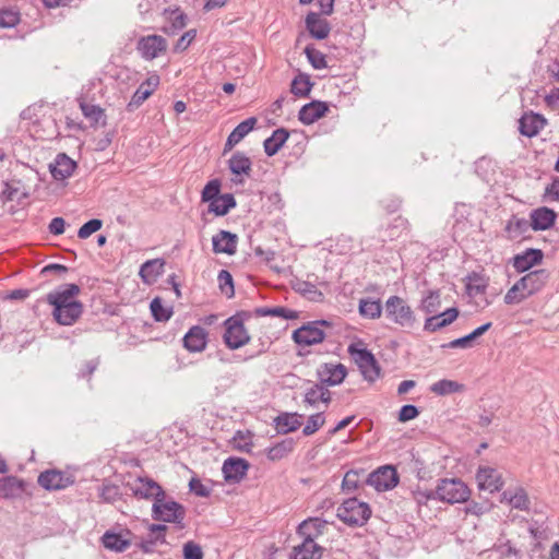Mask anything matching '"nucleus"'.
Here are the masks:
<instances>
[{
    "label": "nucleus",
    "instance_id": "obj_1",
    "mask_svg": "<svg viewBox=\"0 0 559 559\" xmlns=\"http://www.w3.org/2000/svg\"><path fill=\"white\" fill-rule=\"evenodd\" d=\"M186 516V509L182 504L176 502L164 491V497H159L152 506V518L155 521L182 524Z\"/></svg>",
    "mask_w": 559,
    "mask_h": 559
},
{
    "label": "nucleus",
    "instance_id": "obj_2",
    "mask_svg": "<svg viewBox=\"0 0 559 559\" xmlns=\"http://www.w3.org/2000/svg\"><path fill=\"white\" fill-rule=\"evenodd\" d=\"M336 515L349 526H362L369 520L371 509L357 498H349L337 508Z\"/></svg>",
    "mask_w": 559,
    "mask_h": 559
},
{
    "label": "nucleus",
    "instance_id": "obj_3",
    "mask_svg": "<svg viewBox=\"0 0 559 559\" xmlns=\"http://www.w3.org/2000/svg\"><path fill=\"white\" fill-rule=\"evenodd\" d=\"M438 500L450 504L466 502L471 491L468 487L459 478L440 479L436 487Z\"/></svg>",
    "mask_w": 559,
    "mask_h": 559
},
{
    "label": "nucleus",
    "instance_id": "obj_4",
    "mask_svg": "<svg viewBox=\"0 0 559 559\" xmlns=\"http://www.w3.org/2000/svg\"><path fill=\"white\" fill-rule=\"evenodd\" d=\"M224 342L230 349H238L250 341V335L243 325L241 313L228 318L225 322Z\"/></svg>",
    "mask_w": 559,
    "mask_h": 559
},
{
    "label": "nucleus",
    "instance_id": "obj_5",
    "mask_svg": "<svg viewBox=\"0 0 559 559\" xmlns=\"http://www.w3.org/2000/svg\"><path fill=\"white\" fill-rule=\"evenodd\" d=\"M385 313L401 326H413L414 313L408 305L399 296H391L385 302Z\"/></svg>",
    "mask_w": 559,
    "mask_h": 559
},
{
    "label": "nucleus",
    "instance_id": "obj_6",
    "mask_svg": "<svg viewBox=\"0 0 559 559\" xmlns=\"http://www.w3.org/2000/svg\"><path fill=\"white\" fill-rule=\"evenodd\" d=\"M348 352L354 357L366 380L373 382L380 377V367L371 352L366 348L358 349L354 345L348 347Z\"/></svg>",
    "mask_w": 559,
    "mask_h": 559
},
{
    "label": "nucleus",
    "instance_id": "obj_7",
    "mask_svg": "<svg viewBox=\"0 0 559 559\" xmlns=\"http://www.w3.org/2000/svg\"><path fill=\"white\" fill-rule=\"evenodd\" d=\"M128 487L132 491L133 497L144 500L156 501L159 497H164L162 486L150 477H138L133 483H129Z\"/></svg>",
    "mask_w": 559,
    "mask_h": 559
},
{
    "label": "nucleus",
    "instance_id": "obj_8",
    "mask_svg": "<svg viewBox=\"0 0 559 559\" xmlns=\"http://www.w3.org/2000/svg\"><path fill=\"white\" fill-rule=\"evenodd\" d=\"M33 486L14 475H9L0 478V498L12 500L21 498L22 495L32 497L31 490Z\"/></svg>",
    "mask_w": 559,
    "mask_h": 559
},
{
    "label": "nucleus",
    "instance_id": "obj_9",
    "mask_svg": "<svg viewBox=\"0 0 559 559\" xmlns=\"http://www.w3.org/2000/svg\"><path fill=\"white\" fill-rule=\"evenodd\" d=\"M366 481L378 491H385L394 488L399 483V475L395 467L384 465L370 473Z\"/></svg>",
    "mask_w": 559,
    "mask_h": 559
},
{
    "label": "nucleus",
    "instance_id": "obj_10",
    "mask_svg": "<svg viewBox=\"0 0 559 559\" xmlns=\"http://www.w3.org/2000/svg\"><path fill=\"white\" fill-rule=\"evenodd\" d=\"M81 293V288L76 284H66L60 288L49 293L46 297V301L53 306V308H60L68 305L81 304L78 300H73Z\"/></svg>",
    "mask_w": 559,
    "mask_h": 559
},
{
    "label": "nucleus",
    "instance_id": "obj_11",
    "mask_svg": "<svg viewBox=\"0 0 559 559\" xmlns=\"http://www.w3.org/2000/svg\"><path fill=\"white\" fill-rule=\"evenodd\" d=\"M325 333L322 329L318 328L316 323L308 322L294 331L293 340L298 345L311 346L320 344L324 341Z\"/></svg>",
    "mask_w": 559,
    "mask_h": 559
},
{
    "label": "nucleus",
    "instance_id": "obj_12",
    "mask_svg": "<svg viewBox=\"0 0 559 559\" xmlns=\"http://www.w3.org/2000/svg\"><path fill=\"white\" fill-rule=\"evenodd\" d=\"M37 483L46 490H60L73 484V479L63 472L48 469L39 474Z\"/></svg>",
    "mask_w": 559,
    "mask_h": 559
},
{
    "label": "nucleus",
    "instance_id": "obj_13",
    "mask_svg": "<svg viewBox=\"0 0 559 559\" xmlns=\"http://www.w3.org/2000/svg\"><path fill=\"white\" fill-rule=\"evenodd\" d=\"M167 49V41L159 35H148L142 37L138 43V50L142 57L147 60L157 58L160 53H164Z\"/></svg>",
    "mask_w": 559,
    "mask_h": 559
},
{
    "label": "nucleus",
    "instance_id": "obj_14",
    "mask_svg": "<svg viewBox=\"0 0 559 559\" xmlns=\"http://www.w3.org/2000/svg\"><path fill=\"white\" fill-rule=\"evenodd\" d=\"M318 378L322 385H337L341 384L346 374L347 370L343 364H322L318 368Z\"/></svg>",
    "mask_w": 559,
    "mask_h": 559
},
{
    "label": "nucleus",
    "instance_id": "obj_15",
    "mask_svg": "<svg viewBox=\"0 0 559 559\" xmlns=\"http://www.w3.org/2000/svg\"><path fill=\"white\" fill-rule=\"evenodd\" d=\"M476 479L480 489H486L490 492L499 491L503 487L501 474L496 468L489 466H480L477 471Z\"/></svg>",
    "mask_w": 559,
    "mask_h": 559
},
{
    "label": "nucleus",
    "instance_id": "obj_16",
    "mask_svg": "<svg viewBox=\"0 0 559 559\" xmlns=\"http://www.w3.org/2000/svg\"><path fill=\"white\" fill-rule=\"evenodd\" d=\"M159 85V76L151 74L134 92L131 100L128 104V110H133L141 106L157 88Z\"/></svg>",
    "mask_w": 559,
    "mask_h": 559
},
{
    "label": "nucleus",
    "instance_id": "obj_17",
    "mask_svg": "<svg viewBox=\"0 0 559 559\" xmlns=\"http://www.w3.org/2000/svg\"><path fill=\"white\" fill-rule=\"evenodd\" d=\"M249 463L245 459L228 457L223 464V474L228 483H239L249 469Z\"/></svg>",
    "mask_w": 559,
    "mask_h": 559
},
{
    "label": "nucleus",
    "instance_id": "obj_18",
    "mask_svg": "<svg viewBox=\"0 0 559 559\" xmlns=\"http://www.w3.org/2000/svg\"><path fill=\"white\" fill-rule=\"evenodd\" d=\"M548 278V271L545 269H539L527 273L526 275L522 276L519 281L523 286L524 290L530 296H533L544 288Z\"/></svg>",
    "mask_w": 559,
    "mask_h": 559
},
{
    "label": "nucleus",
    "instance_id": "obj_19",
    "mask_svg": "<svg viewBox=\"0 0 559 559\" xmlns=\"http://www.w3.org/2000/svg\"><path fill=\"white\" fill-rule=\"evenodd\" d=\"M546 119L533 111L525 112L519 120V131L522 135L533 138L545 127Z\"/></svg>",
    "mask_w": 559,
    "mask_h": 559
},
{
    "label": "nucleus",
    "instance_id": "obj_20",
    "mask_svg": "<svg viewBox=\"0 0 559 559\" xmlns=\"http://www.w3.org/2000/svg\"><path fill=\"white\" fill-rule=\"evenodd\" d=\"M306 28L310 36L316 39H325L330 32V23L317 12H309L305 19Z\"/></svg>",
    "mask_w": 559,
    "mask_h": 559
},
{
    "label": "nucleus",
    "instance_id": "obj_21",
    "mask_svg": "<svg viewBox=\"0 0 559 559\" xmlns=\"http://www.w3.org/2000/svg\"><path fill=\"white\" fill-rule=\"evenodd\" d=\"M207 344V332L200 325L192 326L183 337V346L191 353L203 352Z\"/></svg>",
    "mask_w": 559,
    "mask_h": 559
},
{
    "label": "nucleus",
    "instance_id": "obj_22",
    "mask_svg": "<svg viewBox=\"0 0 559 559\" xmlns=\"http://www.w3.org/2000/svg\"><path fill=\"white\" fill-rule=\"evenodd\" d=\"M213 251L215 253L235 254L237 251L238 237L227 230H221L212 238Z\"/></svg>",
    "mask_w": 559,
    "mask_h": 559
},
{
    "label": "nucleus",
    "instance_id": "obj_23",
    "mask_svg": "<svg viewBox=\"0 0 559 559\" xmlns=\"http://www.w3.org/2000/svg\"><path fill=\"white\" fill-rule=\"evenodd\" d=\"M228 168L236 178L233 179L236 183H242L243 180L239 176H250L252 170L251 159L242 152H236L228 160Z\"/></svg>",
    "mask_w": 559,
    "mask_h": 559
},
{
    "label": "nucleus",
    "instance_id": "obj_24",
    "mask_svg": "<svg viewBox=\"0 0 559 559\" xmlns=\"http://www.w3.org/2000/svg\"><path fill=\"white\" fill-rule=\"evenodd\" d=\"M530 217L533 230H546L554 226L557 213L547 206H542L533 210Z\"/></svg>",
    "mask_w": 559,
    "mask_h": 559
},
{
    "label": "nucleus",
    "instance_id": "obj_25",
    "mask_svg": "<svg viewBox=\"0 0 559 559\" xmlns=\"http://www.w3.org/2000/svg\"><path fill=\"white\" fill-rule=\"evenodd\" d=\"M167 526L165 524H151L148 526V535L146 538H143L138 547L145 554H151L154 551V548L157 543H166L165 533L167 532Z\"/></svg>",
    "mask_w": 559,
    "mask_h": 559
},
{
    "label": "nucleus",
    "instance_id": "obj_26",
    "mask_svg": "<svg viewBox=\"0 0 559 559\" xmlns=\"http://www.w3.org/2000/svg\"><path fill=\"white\" fill-rule=\"evenodd\" d=\"M328 110L329 106L326 103L313 100L301 107L298 114V118L304 124H311L318 119L324 117Z\"/></svg>",
    "mask_w": 559,
    "mask_h": 559
},
{
    "label": "nucleus",
    "instance_id": "obj_27",
    "mask_svg": "<svg viewBox=\"0 0 559 559\" xmlns=\"http://www.w3.org/2000/svg\"><path fill=\"white\" fill-rule=\"evenodd\" d=\"M544 258V253L539 249H527L521 254L513 258V267L518 273H523L531 267L539 264Z\"/></svg>",
    "mask_w": 559,
    "mask_h": 559
},
{
    "label": "nucleus",
    "instance_id": "obj_28",
    "mask_svg": "<svg viewBox=\"0 0 559 559\" xmlns=\"http://www.w3.org/2000/svg\"><path fill=\"white\" fill-rule=\"evenodd\" d=\"M83 313V305L74 304L60 308H53L52 317L61 325H72Z\"/></svg>",
    "mask_w": 559,
    "mask_h": 559
},
{
    "label": "nucleus",
    "instance_id": "obj_29",
    "mask_svg": "<svg viewBox=\"0 0 559 559\" xmlns=\"http://www.w3.org/2000/svg\"><path fill=\"white\" fill-rule=\"evenodd\" d=\"M257 118L250 117L240 122L228 135L225 143L224 152L230 151L236 144H238L257 124Z\"/></svg>",
    "mask_w": 559,
    "mask_h": 559
},
{
    "label": "nucleus",
    "instance_id": "obj_30",
    "mask_svg": "<svg viewBox=\"0 0 559 559\" xmlns=\"http://www.w3.org/2000/svg\"><path fill=\"white\" fill-rule=\"evenodd\" d=\"M294 559H321L323 548L314 539L304 538L302 543L294 547Z\"/></svg>",
    "mask_w": 559,
    "mask_h": 559
},
{
    "label": "nucleus",
    "instance_id": "obj_31",
    "mask_svg": "<svg viewBox=\"0 0 559 559\" xmlns=\"http://www.w3.org/2000/svg\"><path fill=\"white\" fill-rule=\"evenodd\" d=\"M325 521H321L318 518H310L308 520L302 521L298 528L297 534L302 538H311L317 539L319 536L323 534V528L325 527Z\"/></svg>",
    "mask_w": 559,
    "mask_h": 559
},
{
    "label": "nucleus",
    "instance_id": "obj_32",
    "mask_svg": "<svg viewBox=\"0 0 559 559\" xmlns=\"http://www.w3.org/2000/svg\"><path fill=\"white\" fill-rule=\"evenodd\" d=\"M75 167L76 164L71 158L66 154H59L56 164L50 167V171L55 179L64 180L73 174Z\"/></svg>",
    "mask_w": 559,
    "mask_h": 559
},
{
    "label": "nucleus",
    "instance_id": "obj_33",
    "mask_svg": "<svg viewBox=\"0 0 559 559\" xmlns=\"http://www.w3.org/2000/svg\"><path fill=\"white\" fill-rule=\"evenodd\" d=\"M165 262L162 259L148 260L141 265L139 275L146 284H153L164 271Z\"/></svg>",
    "mask_w": 559,
    "mask_h": 559
},
{
    "label": "nucleus",
    "instance_id": "obj_34",
    "mask_svg": "<svg viewBox=\"0 0 559 559\" xmlns=\"http://www.w3.org/2000/svg\"><path fill=\"white\" fill-rule=\"evenodd\" d=\"M166 16V23L163 26L164 33L167 35H176L179 31H181L187 22L186 14L180 11L179 9L173 10V11H165Z\"/></svg>",
    "mask_w": 559,
    "mask_h": 559
},
{
    "label": "nucleus",
    "instance_id": "obj_35",
    "mask_svg": "<svg viewBox=\"0 0 559 559\" xmlns=\"http://www.w3.org/2000/svg\"><path fill=\"white\" fill-rule=\"evenodd\" d=\"M289 136V132L285 128L276 129L264 143V152L267 156L275 155L285 144Z\"/></svg>",
    "mask_w": 559,
    "mask_h": 559
},
{
    "label": "nucleus",
    "instance_id": "obj_36",
    "mask_svg": "<svg viewBox=\"0 0 559 559\" xmlns=\"http://www.w3.org/2000/svg\"><path fill=\"white\" fill-rule=\"evenodd\" d=\"M237 202L231 193L222 194L221 198L209 203V213L216 216L226 215L231 209L236 207Z\"/></svg>",
    "mask_w": 559,
    "mask_h": 559
},
{
    "label": "nucleus",
    "instance_id": "obj_37",
    "mask_svg": "<svg viewBox=\"0 0 559 559\" xmlns=\"http://www.w3.org/2000/svg\"><path fill=\"white\" fill-rule=\"evenodd\" d=\"M302 416L298 414L284 413L275 418L276 429L280 433H288L297 430L302 421Z\"/></svg>",
    "mask_w": 559,
    "mask_h": 559
},
{
    "label": "nucleus",
    "instance_id": "obj_38",
    "mask_svg": "<svg viewBox=\"0 0 559 559\" xmlns=\"http://www.w3.org/2000/svg\"><path fill=\"white\" fill-rule=\"evenodd\" d=\"M79 105L84 117L91 120L92 127H96L99 123L104 126L106 123V115L103 108L97 105L86 103L84 99H80Z\"/></svg>",
    "mask_w": 559,
    "mask_h": 559
},
{
    "label": "nucleus",
    "instance_id": "obj_39",
    "mask_svg": "<svg viewBox=\"0 0 559 559\" xmlns=\"http://www.w3.org/2000/svg\"><path fill=\"white\" fill-rule=\"evenodd\" d=\"M508 501V503L519 510H527L530 500L523 488H516L514 491L507 490L502 493V501Z\"/></svg>",
    "mask_w": 559,
    "mask_h": 559
},
{
    "label": "nucleus",
    "instance_id": "obj_40",
    "mask_svg": "<svg viewBox=\"0 0 559 559\" xmlns=\"http://www.w3.org/2000/svg\"><path fill=\"white\" fill-rule=\"evenodd\" d=\"M465 385L454 380L442 379L431 384L430 391L437 395L444 396L452 393H461Z\"/></svg>",
    "mask_w": 559,
    "mask_h": 559
},
{
    "label": "nucleus",
    "instance_id": "obj_41",
    "mask_svg": "<svg viewBox=\"0 0 559 559\" xmlns=\"http://www.w3.org/2000/svg\"><path fill=\"white\" fill-rule=\"evenodd\" d=\"M102 540L105 548L117 552H122L127 550L131 545V542L124 539L120 534L111 532H106L103 535Z\"/></svg>",
    "mask_w": 559,
    "mask_h": 559
},
{
    "label": "nucleus",
    "instance_id": "obj_42",
    "mask_svg": "<svg viewBox=\"0 0 559 559\" xmlns=\"http://www.w3.org/2000/svg\"><path fill=\"white\" fill-rule=\"evenodd\" d=\"M320 401L329 403L331 401V392L321 383H317L307 390L305 402L309 405H316Z\"/></svg>",
    "mask_w": 559,
    "mask_h": 559
},
{
    "label": "nucleus",
    "instance_id": "obj_43",
    "mask_svg": "<svg viewBox=\"0 0 559 559\" xmlns=\"http://www.w3.org/2000/svg\"><path fill=\"white\" fill-rule=\"evenodd\" d=\"M295 441L292 438L285 439L267 449V457L271 461H278L294 450Z\"/></svg>",
    "mask_w": 559,
    "mask_h": 559
},
{
    "label": "nucleus",
    "instance_id": "obj_44",
    "mask_svg": "<svg viewBox=\"0 0 559 559\" xmlns=\"http://www.w3.org/2000/svg\"><path fill=\"white\" fill-rule=\"evenodd\" d=\"M531 297L521 285L520 281H518L513 286H511L503 297V301L508 306L519 305Z\"/></svg>",
    "mask_w": 559,
    "mask_h": 559
},
{
    "label": "nucleus",
    "instance_id": "obj_45",
    "mask_svg": "<svg viewBox=\"0 0 559 559\" xmlns=\"http://www.w3.org/2000/svg\"><path fill=\"white\" fill-rule=\"evenodd\" d=\"M411 225L407 218L403 216L395 217L388 227L389 239L394 240L403 235H408Z\"/></svg>",
    "mask_w": 559,
    "mask_h": 559
},
{
    "label": "nucleus",
    "instance_id": "obj_46",
    "mask_svg": "<svg viewBox=\"0 0 559 559\" xmlns=\"http://www.w3.org/2000/svg\"><path fill=\"white\" fill-rule=\"evenodd\" d=\"M359 312L362 317L377 319L381 316L382 305L380 300H373L370 298L361 299L359 301Z\"/></svg>",
    "mask_w": 559,
    "mask_h": 559
},
{
    "label": "nucleus",
    "instance_id": "obj_47",
    "mask_svg": "<svg viewBox=\"0 0 559 559\" xmlns=\"http://www.w3.org/2000/svg\"><path fill=\"white\" fill-rule=\"evenodd\" d=\"M312 83L309 76L300 74L293 80L290 91L296 96L306 97L309 95Z\"/></svg>",
    "mask_w": 559,
    "mask_h": 559
},
{
    "label": "nucleus",
    "instance_id": "obj_48",
    "mask_svg": "<svg viewBox=\"0 0 559 559\" xmlns=\"http://www.w3.org/2000/svg\"><path fill=\"white\" fill-rule=\"evenodd\" d=\"M221 187L222 182L219 179L210 180L201 192V201L210 203L213 200L221 198Z\"/></svg>",
    "mask_w": 559,
    "mask_h": 559
},
{
    "label": "nucleus",
    "instance_id": "obj_49",
    "mask_svg": "<svg viewBox=\"0 0 559 559\" xmlns=\"http://www.w3.org/2000/svg\"><path fill=\"white\" fill-rule=\"evenodd\" d=\"M257 313L260 316L280 317L287 320H294L298 318L297 311L287 309L285 307L260 308L257 309Z\"/></svg>",
    "mask_w": 559,
    "mask_h": 559
},
{
    "label": "nucleus",
    "instance_id": "obj_50",
    "mask_svg": "<svg viewBox=\"0 0 559 559\" xmlns=\"http://www.w3.org/2000/svg\"><path fill=\"white\" fill-rule=\"evenodd\" d=\"M305 53L314 69L320 70L328 67L325 55L322 53L320 50L316 49L313 46L308 45L305 48Z\"/></svg>",
    "mask_w": 559,
    "mask_h": 559
},
{
    "label": "nucleus",
    "instance_id": "obj_51",
    "mask_svg": "<svg viewBox=\"0 0 559 559\" xmlns=\"http://www.w3.org/2000/svg\"><path fill=\"white\" fill-rule=\"evenodd\" d=\"M151 311L154 319L158 322H165L169 320L173 314L171 309H167L163 306L162 299L156 297L151 301Z\"/></svg>",
    "mask_w": 559,
    "mask_h": 559
},
{
    "label": "nucleus",
    "instance_id": "obj_52",
    "mask_svg": "<svg viewBox=\"0 0 559 559\" xmlns=\"http://www.w3.org/2000/svg\"><path fill=\"white\" fill-rule=\"evenodd\" d=\"M219 289L226 297L231 298L235 295L231 274L226 270H221L217 276Z\"/></svg>",
    "mask_w": 559,
    "mask_h": 559
},
{
    "label": "nucleus",
    "instance_id": "obj_53",
    "mask_svg": "<svg viewBox=\"0 0 559 559\" xmlns=\"http://www.w3.org/2000/svg\"><path fill=\"white\" fill-rule=\"evenodd\" d=\"M440 295L438 292H430L426 298L421 301V310L426 313L437 312L440 308Z\"/></svg>",
    "mask_w": 559,
    "mask_h": 559
},
{
    "label": "nucleus",
    "instance_id": "obj_54",
    "mask_svg": "<svg viewBox=\"0 0 559 559\" xmlns=\"http://www.w3.org/2000/svg\"><path fill=\"white\" fill-rule=\"evenodd\" d=\"M364 469L361 471H348L342 481V487L345 490H355L358 488L360 476L364 475Z\"/></svg>",
    "mask_w": 559,
    "mask_h": 559
},
{
    "label": "nucleus",
    "instance_id": "obj_55",
    "mask_svg": "<svg viewBox=\"0 0 559 559\" xmlns=\"http://www.w3.org/2000/svg\"><path fill=\"white\" fill-rule=\"evenodd\" d=\"M325 423L322 413L311 415L302 429L305 436H311L318 431Z\"/></svg>",
    "mask_w": 559,
    "mask_h": 559
},
{
    "label": "nucleus",
    "instance_id": "obj_56",
    "mask_svg": "<svg viewBox=\"0 0 559 559\" xmlns=\"http://www.w3.org/2000/svg\"><path fill=\"white\" fill-rule=\"evenodd\" d=\"M103 226V221L102 219H98V218H93L88 222H86L85 224H83L79 231H78V237L80 239H86L88 238L92 234L98 231Z\"/></svg>",
    "mask_w": 559,
    "mask_h": 559
},
{
    "label": "nucleus",
    "instance_id": "obj_57",
    "mask_svg": "<svg viewBox=\"0 0 559 559\" xmlns=\"http://www.w3.org/2000/svg\"><path fill=\"white\" fill-rule=\"evenodd\" d=\"M20 21L19 12L12 9H0V26L1 27H13Z\"/></svg>",
    "mask_w": 559,
    "mask_h": 559
},
{
    "label": "nucleus",
    "instance_id": "obj_58",
    "mask_svg": "<svg viewBox=\"0 0 559 559\" xmlns=\"http://www.w3.org/2000/svg\"><path fill=\"white\" fill-rule=\"evenodd\" d=\"M414 501L417 503L418 508L423 506H427L428 502L432 499H438L435 490H421L417 489L412 492Z\"/></svg>",
    "mask_w": 559,
    "mask_h": 559
},
{
    "label": "nucleus",
    "instance_id": "obj_59",
    "mask_svg": "<svg viewBox=\"0 0 559 559\" xmlns=\"http://www.w3.org/2000/svg\"><path fill=\"white\" fill-rule=\"evenodd\" d=\"M183 559H203L204 555L199 544L190 540L183 545Z\"/></svg>",
    "mask_w": 559,
    "mask_h": 559
},
{
    "label": "nucleus",
    "instance_id": "obj_60",
    "mask_svg": "<svg viewBox=\"0 0 559 559\" xmlns=\"http://www.w3.org/2000/svg\"><path fill=\"white\" fill-rule=\"evenodd\" d=\"M468 278H469V283L467 284V289L471 294L472 293H474V294L485 293L487 283L485 282V280L481 276L474 273Z\"/></svg>",
    "mask_w": 559,
    "mask_h": 559
},
{
    "label": "nucleus",
    "instance_id": "obj_61",
    "mask_svg": "<svg viewBox=\"0 0 559 559\" xmlns=\"http://www.w3.org/2000/svg\"><path fill=\"white\" fill-rule=\"evenodd\" d=\"M489 510H490V506L487 502L471 501L465 507L466 514H472V515H476V516H480V515L487 513Z\"/></svg>",
    "mask_w": 559,
    "mask_h": 559
},
{
    "label": "nucleus",
    "instance_id": "obj_62",
    "mask_svg": "<svg viewBox=\"0 0 559 559\" xmlns=\"http://www.w3.org/2000/svg\"><path fill=\"white\" fill-rule=\"evenodd\" d=\"M444 326H448L447 320H443L442 316L437 314L426 320L424 329L429 332H436Z\"/></svg>",
    "mask_w": 559,
    "mask_h": 559
},
{
    "label": "nucleus",
    "instance_id": "obj_63",
    "mask_svg": "<svg viewBox=\"0 0 559 559\" xmlns=\"http://www.w3.org/2000/svg\"><path fill=\"white\" fill-rule=\"evenodd\" d=\"M419 415V411L415 405H404L400 409L399 420L401 423H406L408 420L415 419Z\"/></svg>",
    "mask_w": 559,
    "mask_h": 559
},
{
    "label": "nucleus",
    "instance_id": "obj_64",
    "mask_svg": "<svg viewBox=\"0 0 559 559\" xmlns=\"http://www.w3.org/2000/svg\"><path fill=\"white\" fill-rule=\"evenodd\" d=\"M195 29L187 31L177 41L175 46L176 51H183L188 48L191 41L195 38Z\"/></svg>",
    "mask_w": 559,
    "mask_h": 559
}]
</instances>
